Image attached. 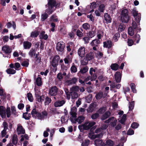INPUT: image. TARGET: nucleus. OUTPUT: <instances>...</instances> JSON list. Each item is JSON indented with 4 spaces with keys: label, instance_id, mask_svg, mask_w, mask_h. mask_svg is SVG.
Segmentation results:
<instances>
[{
    "label": "nucleus",
    "instance_id": "obj_34",
    "mask_svg": "<svg viewBox=\"0 0 146 146\" xmlns=\"http://www.w3.org/2000/svg\"><path fill=\"white\" fill-rule=\"evenodd\" d=\"M125 26L123 23L120 24L119 25L118 31L119 32H121L124 30Z\"/></svg>",
    "mask_w": 146,
    "mask_h": 146
},
{
    "label": "nucleus",
    "instance_id": "obj_64",
    "mask_svg": "<svg viewBox=\"0 0 146 146\" xmlns=\"http://www.w3.org/2000/svg\"><path fill=\"white\" fill-rule=\"evenodd\" d=\"M117 120L116 119L114 120L113 122H111L110 123V125L111 126L114 127L115 126L116 124Z\"/></svg>",
    "mask_w": 146,
    "mask_h": 146
},
{
    "label": "nucleus",
    "instance_id": "obj_8",
    "mask_svg": "<svg viewBox=\"0 0 146 146\" xmlns=\"http://www.w3.org/2000/svg\"><path fill=\"white\" fill-rule=\"evenodd\" d=\"M116 82L120 83L121 81L122 74L119 71L116 72L114 74Z\"/></svg>",
    "mask_w": 146,
    "mask_h": 146
},
{
    "label": "nucleus",
    "instance_id": "obj_13",
    "mask_svg": "<svg viewBox=\"0 0 146 146\" xmlns=\"http://www.w3.org/2000/svg\"><path fill=\"white\" fill-rule=\"evenodd\" d=\"M2 50L7 54H10L12 50V49L8 45H5L2 47Z\"/></svg>",
    "mask_w": 146,
    "mask_h": 146
},
{
    "label": "nucleus",
    "instance_id": "obj_44",
    "mask_svg": "<svg viewBox=\"0 0 146 146\" xmlns=\"http://www.w3.org/2000/svg\"><path fill=\"white\" fill-rule=\"evenodd\" d=\"M48 17V15L47 13H44L41 16V20L42 21H44Z\"/></svg>",
    "mask_w": 146,
    "mask_h": 146
},
{
    "label": "nucleus",
    "instance_id": "obj_6",
    "mask_svg": "<svg viewBox=\"0 0 146 146\" xmlns=\"http://www.w3.org/2000/svg\"><path fill=\"white\" fill-rule=\"evenodd\" d=\"M97 105L96 102H94L90 104L86 110L88 113L92 112L97 108Z\"/></svg>",
    "mask_w": 146,
    "mask_h": 146
},
{
    "label": "nucleus",
    "instance_id": "obj_38",
    "mask_svg": "<svg viewBox=\"0 0 146 146\" xmlns=\"http://www.w3.org/2000/svg\"><path fill=\"white\" fill-rule=\"evenodd\" d=\"M79 90V87L78 86H72L70 89V91L77 92Z\"/></svg>",
    "mask_w": 146,
    "mask_h": 146
},
{
    "label": "nucleus",
    "instance_id": "obj_51",
    "mask_svg": "<svg viewBox=\"0 0 146 146\" xmlns=\"http://www.w3.org/2000/svg\"><path fill=\"white\" fill-rule=\"evenodd\" d=\"M6 72L8 74H14L16 73V71L14 69L9 68L6 70Z\"/></svg>",
    "mask_w": 146,
    "mask_h": 146
},
{
    "label": "nucleus",
    "instance_id": "obj_36",
    "mask_svg": "<svg viewBox=\"0 0 146 146\" xmlns=\"http://www.w3.org/2000/svg\"><path fill=\"white\" fill-rule=\"evenodd\" d=\"M31 117V115L30 113H28L27 112L23 113V117L25 119L29 120L30 118Z\"/></svg>",
    "mask_w": 146,
    "mask_h": 146
},
{
    "label": "nucleus",
    "instance_id": "obj_53",
    "mask_svg": "<svg viewBox=\"0 0 146 146\" xmlns=\"http://www.w3.org/2000/svg\"><path fill=\"white\" fill-rule=\"evenodd\" d=\"M90 141L89 140H85L83 142L81 145L82 146H87L90 143Z\"/></svg>",
    "mask_w": 146,
    "mask_h": 146
},
{
    "label": "nucleus",
    "instance_id": "obj_4",
    "mask_svg": "<svg viewBox=\"0 0 146 146\" xmlns=\"http://www.w3.org/2000/svg\"><path fill=\"white\" fill-rule=\"evenodd\" d=\"M65 92L66 95V98L68 100L70 98V96L71 98L72 99L77 98L78 97V95L77 92L72 91H70V92H69L68 89H66Z\"/></svg>",
    "mask_w": 146,
    "mask_h": 146
},
{
    "label": "nucleus",
    "instance_id": "obj_32",
    "mask_svg": "<svg viewBox=\"0 0 146 146\" xmlns=\"http://www.w3.org/2000/svg\"><path fill=\"white\" fill-rule=\"evenodd\" d=\"M35 49L31 48L29 52V54L31 57H33L35 55Z\"/></svg>",
    "mask_w": 146,
    "mask_h": 146
},
{
    "label": "nucleus",
    "instance_id": "obj_47",
    "mask_svg": "<svg viewBox=\"0 0 146 146\" xmlns=\"http://www.w3.org/2000/svg\"><path fill=\"white\" fill-rule=\"evenodd\" d=\"M84 117L83 116H80L77 118V122L79 123H81L84 121Z\"/></svg>",
    "mask_w": 146,
    "mask_h": 146
},
{
    "label": "nucleus",
    "instance_id": "obj_37",
    "mask_svg": "<svg viewBox=\"0 0 146 146\" xmlns=\"http://www.w3.org/2000/svg\"><path fill=\"white\" fill-rule=\"evenodd\" d=\"M66 64H68L70 63L72 61V59L69 56H67L64 60Z\"/></svg>",
    "mask_w": 146,
    "mask_h": 146
},
{
    "label": "nucleus",
    "instance_id": "obj_10",
    "mask_svg": "<svg viewBox=\"0 0 146 146\" xmlns=\"http://www.w3.org/2000/svg\"><path fill=\"white\" fill-rule=\"evenodd\" d=\"M17 131L18 135L24 134L25 133L24 129L20 124L17 125Z\"/></svg>",
    "mask_w": 146,
    "mask_h": 146
},
{
    "label": "nucleus",
    "instance_id": "obj_5",
    "mask_svg": "<svg viewBox=\"0 0 146 146\" xmlns=\"http://www.w3.org/2000/svg\"><path fill=\"white\" fill-rule=\"evenodd\" d=\"M58 92V88L56 86H54L51 87L49 89L48 94L51 96H55L54 98V99L56 100L57 99L56 95L57 94Z\"/></svg>",
    "mask_w": 146,
    "mask_h": 146
},
{
    "label": "nucleus",
    "instance_id": "obj_11",
    "mask_svg": "<svg viewBox=\"0 0 146 146\" xmlns=\"http://www.w3.org/2000/svg\"><path fill=\"white\" fill-rule=\"evenodd\" d=\"M31 114L33 117L35 118L40 119V113L36 110V109H33L31 112Z\"/></svg>",
    "mask_w": 146,
    "mask_h": 146
},
{
    "label": "nucleus",
    "instance_id": "obj_62",
    "mask_svg": "<svg viewBox=\"0 0 146 146\" xmlns=\"http://www.w3.org/2000/svg\"><path fill=\"white\" fill-rule=\"evenodd\" d=\"M58 63L56 60L53 59L52 62V65L53 67H55L58 65Z\"/></svg>",
    "mask_w": 146,
    "mask_h": 146
},
{
    "label": "nucleus",
    "instance_id": "obj_30",
    "mask_svg": "<svg viewBox=\"0 0 146 146\" xmlns=\"http://www.w3.org/2000/svg\"><path fill=\"white\" fill-rule=\"evenodd\" d=\"M88 137L91 138L92 139H94L97 138H99L100 136V133L98 134L92 135L91 133L88 134Z\"/></svg>",
    "mask_w": 146,
    "mask_h": 146
},
{
    "label": "nucleus",
    "instance_id": "obj_43",
    "mask_svg": "<svg viewBox=\"0 0 146 146\" xmlns=\"http://www.w3.org/2000/svg\"><path fill=\"white\" fill-rule=\"evenodd\" d=\"M70 70L71 72L73 73H75L77 71V68L74 63H73L71 67Z\"/></svg>",
    "mask_w": 146,
    "mask_h": 146
},
{
    "label": "nucleus",
    "instance_id": "obj_61",
    "mask_svg": "<svg viewBox=\"0 0 146 146\" xmlns=\"http://www.w3.org/2000/svg\"><path fill=\"white\" fill-rule=\"evenodd\" d=\"M134 131L131 129H129L127 132V134L128 135H131L133 134Z\"/></svg>",
    "mask_w": 146,
    "mask_h": 146
},
{
    "label": "nucleus",
    "instance_id": "obj_18",
    "mask_svg": "<svg viewBox=\"0 0 146 146\" xmlns=\"http://www.w3.org/2000/svg\"><path fill=\"white\" fill-rule=\"evenodd\" d=\"M85 57L87 61H90L92 59L94 58V54L92 52H91L87 54Z\"/></svg>",
    "mask_w": 146,
    "mask_h": 146
},
{
    "label": "nucleus",
    "instance_id": "obj_56",
    "mask_svg": "<svg viewBox=\"0 0 146 146\" xmlns=\"http://www.w3.org/2000/svg\"><path fill=\"white\" fill-rule=\"evenodd\" d=\"M139 126V124L137 123L133 122L131 125V127L133 129H136Z\"/></svg>",
    "mask_w": 146,
    "mask_h": 146
},
{
    "label": "nucleus",
    "instance_id": "obj_7",
    "mask_svg": "<svg viewBox=\"0 0 146 146\" xmlns=\"http://www.w3.org/2000/svg\"><path fill=\"white\" fill-rule=\"evenodd\" d=\"M65 47V43L62 41H60L57 43L56 49L58 51L62 52L63 50Z\"/></svg>",
    "mask_w": 146,
    "mask_h": 146
},
{
    "label": "nucleus",
    "instance_id": "obj_29",
    "mask_svg": "<svg viewBox=\"0 0 146 146\" xmlns=\"http://www.w3.org/2000/svg\"><path fill=\"white\" fill-rule=\"evenodd\" d=\"M100 110V109H99L96 113L93 114L91 115V117L93 119H97L99 117Z\"/></svg>",
    "mask_w": 146,
    "mask_h": 146
},
{
    "label": "nucleus",
    "instance_id": "obj_57",
    "mask_svg": "<svg viewBox=\"0 0 146 146\" xmlns=\"http://www.w3.org/2000/svg\"><path fill=\"white\" fill-rule=\"evenodd\" d=\"M6 113H7V117H9L11 116V112L10 108H7L6 110Z\"/></svg>",
    "mask_w": 146,
    "mask_h": 146
},
{
    "label": "nucleus",
    "instance_id": "obj_39",
    "mask_svg": "<svg viewBox=\"0 0 146 146\" xmlns=\"http://www.w3.org/2000/svg\"><path fill=\"white\" fill-rule=\"evenodd\" d=\"M120 36L119 33L118 32L115 33L113 36V38L115 42L117 41Z\"/></svg>",
    "mask_w": 146,
    "mask_h": 146
},
{
    "label": "nucleus",
    "instance_id": "obj_48",
    "mask_svg": "<svg viewBox=\"0 0 146 146\" xmlns=\"http://www.w3.org/2000/svg\"><path fill=\"white\" fill-rule=\"evenodd\" d=\"M134 106V102L132 101L131 102H129V111H132L133 109Z\"/></svg>",
    "mask_w": 146,
    "mask_h": 146
},
{
    "label": "nucleus",
    "instance_id": "obj_16",
    "mask_svg": "<svg viewBox=\"0 0 146 146\" xmlns=\"http://www.w3.org/2000/svg\"><path fill=\"white\" fill-rule=\"evenodd\" d=\"M104 20L107 23H110L111 22L112 19L107 13H105L104 15Z\"/></svg>",
    "mask_w": 146,
    "mask_h": 146
},
{
    "label": "nucleus",
    "instance_id": "obj_63",
    "mask_svg": "<svg viewBox=\"0 0 146 146\" xmlns=\"http://www.w3.org/2000/svg\"><path fill=\"white\" fill-rule=\"evenodd\" d=\"M77 35L79 37H82L83 36V33L79 30H78L76 32Z\"/></svg>",
    "mask_w": 146,
    "mask_h": 146
},
{
    "label": "nucleus",
    "instance_id": "obj_17",
    "mask_svg": "<svg viewBox=\"0 0 146 146\" xmlns=\"http://www.w3.org/2000/svg\"><path fill=\"white\" fill-rule=\"evenodd\" d=\"M65 102L64 100H58L54 102V106L56 107L61 106L65 104Z\"/></svg>",
    "mask_w": 146,
    "mask_h": 146
},
{
    "label": "nucleus",
    "instance_id": "obj_23",
    "mask_svg": "<svg viewBox=\"0 0 146 146\" xmlns=\"http://www.w3.org/2000/svg\"><path fill=\"white\" fill-rule=\"evenodd\" d=\"M97 76L96 75L93 74V76H88L85 79V81L87 82L90 80L91 81H93L95 80Z\"/></svg>",
    "mask_w": 146,
    "mask_h": 146
},
{
    "label": "nucleus",
    "instance_id": "obj_46",
    "mask_svg": "<svg viewBox=\"0 0 146 146\" xmlns=\"http://www.w3.org/2000/svg\"><path fill=\"white\" fill-rule=\"evenodd\" d=\"M106 145L109 146H113L114 143L110 139H108L106 141Z\"/></svg>",
    "mask_w": 146,
    "mask_h": 146
},
{
    "label": "nucleus",
    "instance_id": "obj_19",
    "mask_svg": "<svg viewBox=\"0 0 146 146\" xmlns=\"http://www.w3.org/2000/svg\"><path fill=\"white\" fill-rule=\"evenodd\" d=\"M23 45L24 49H29L31 46L32 44L28 41H25L23 42Z\"/></svg>",
    "mask_w": 146,
    "mask_h": 146
},
{
    "label": "nucleus",
    "instance_id": "obj_55",
    "mask_svg": "<svg viewBox=\"0 0 146 146\" xmlns=\"http://www.w3.org/2000/svg\"><path fill=\"white\" fill-rule=\"evenodd\" d=\"M127 45L129 46H132L134 44V41L132 39L128 38L127 41Z\"/></svg>",
    "mask_w": 146,
    "mask_h": 146
},
{
    "label": "nucleus",
    "instance_id": "obj_59",
    "mask_svg": "<svg viewBox=\"0 0 146 146\" xmlns=\"http://www.w3.org/2000/svg\"><path fill=\"white\" fill-rule=\"evenodd\" d=\"M132 27L133 29H136L137 28V26L136 23L134 21H133L132 24Z\"/></svg>",
    "mask_w": 146,
    "mask_h": 146
},
{
    "label": "nucleus",
    "instance_id": "obj_58",
    "mask_svg": "<svg viewBox=\"0 0 146 146\" xmlns=\"http://www.w3.org/2000/svg\"><path fill=\"white\" fill-rule=\"evenodd\" d=\"M94 143L96 146H100V139L95 140Z\"/></svg>",
    "mask_w": 146,
    "mask_h": 146
},
{
    "label": "nucleus",
    "instance_id": "obj_35",
    "mask_svg": "<svg viewBox=\"0 0 146 146\" xmlns=\"http://www.w3.org/2000/svg\"><path fill=\"white\" fill-rule=\"evenodd\" d=\"M39 35V33L37 31H34L31 32L30 36L32 38L37 37Z\"/></svg>",
    "mask_w": 146,
    "mask_h": 146
},
{
    "label": "nucleus",
    "instance_id": "obj_15",
    "mask_svg": "<svg viewBox=\"0 0 146 146\" xmlns=\"http://www.w3.org/2000/svg\"><path fill=\"white\" fill-rule=\"evenodd\" d=\"M78 81V79L75 77L72 78L71 79L66 81V82L68 85L75 84Z\"/></svg>",
    "mask_w": 146,
    "mask_h": 146
},
{
    "label": "nucleus",
    "instance_id": "obj_1",
    "mask_svg": "<svg viewBox=\"0 0 146 146\" xmlns=\"http://www.w3.org/2000/svg\"><path fill=\"white\" fill-rule=\"evenodd\" d=\"M95 124L96 122H86L82 125H79L78 128L81 131H82L84 130L89 129Z\"/></svg>",
    "mask_w": 146,
    "mask_h": 146
},
{
    "label": "nucleus",
    "instance_id": "obj_22",
    "mask_svg": "<svg viewBox=\"0 0 146 146\" xmlns=\"http://www.w3.org/2000/svg\"><path fill=\"white\" fill-rule=\"evenodd\" d=\"M111 115V113L109 111H106L102 116L101 119L103 120H105L109 117Z\"/></svg>",
    "mask_w": 146,
    "mask_h": 146
},
{
    "label": "nucleus",
    "instance_id": "obj_2",
    "mask_svg": "<svg viewBox=\"0 0 146 146\" xmlns=\"http://www.w3.org/2000/svg\"><path fill=\"white\" fill-rule=\"evenodd\" d=\"M128 10L127 9L122 10L121 13V20L123 22L127 23L130 19L128 15Z\"/></svg>",
    "mask_w": 146,
    "mask_h": 146
},
{
    "label": "nucleus",
    "instance_id": "obj_20",
    "mask_svg": "<svg viewBox=\"0 0 146 146\" xmlns=\"http://www.w3.org/2000/svg\"><path fill=\"white\" fill-rule=\"evenodd\" d=\"M56 3V2L55 0H49L48 4L46 5L49 6L51 7L54 8L55 6Z\"/></svg>",
    "mask_w": 146,
    "mask_h": 146
},
{
    "label": "nucleus",
    "instance_id": "obj_12",
    "mask_svg": "<svg viewBox=\"0 0 146 146\" xmlns=\"http://www.w3.org/2000/svg\"><path fill=\"white\" fill-rule=\"evenodd\" d=\"M85 53V48L84 47L81 46L78 49V55L81 57L84 56Z\"/></svg>",
    "mask_w": 146,
    "mask_h": 146
},
{
    "label": "nucleus",
    "instance_id": "obj_52",
    "mask_svg": "<svg viewBox=\"0 0 146 146\" xmlns=\"http://www.w3.org/2000/svg\"><path fill=\"white\" fill-rule=\"evenodd\" d=\"M82 27L83 29L86 30L89 29L90 28V25L88 23H85L84 24Z\"/></svg>",
    "mask_w": 146,
    "mask_h": 146
},
{
    "label": "nucleus",
    "instance_id": "obj_40",
    "mask_svg": "<svg viewBox=\"0 0 146 146\" xmlns=\"http://www.w3.org/2000/svg\"><path fill=\"white\" fill-rule=\"evenodd\" d=\"M48 8L45 11V12H46L47 13H48V14H51L54 10V9H53V7H50L49 6H48Z\"/></svg>",
    "mask_w": 146,
    "mask_h": 146
},
{
    "label": "nucleus",
    "instance_id": "obj_28",
    "mask_svg": "<svg viewBox=\"0 0 146 146\" xmlns=\"http://www.w3.org/2000/svg\"><path fill=\"white\" fill-rule=\"evenodd\" d=\"M110 67L111 69L112 70L116 71L119 68V66L117 63H113L111 64Z\"/></svg>",
    "mask_w": 146,
    "mask_h": 146
},
{
    "label": "nucleus",
    "instance_id": "obj_49",
    "mask_svg": "<svg viewBox=\"0 0 146 146\" xmlns=\"http://www.w3.org/2000/svg\"><path fill=\"white\" fill-rule=\"evenodd\" d=\"M95 35V33L94 31H90L87 34V35L90 38H92Z\"/></svg>",
    "mask_w": 146,
    "mask_h": 146
},
{
    "label": "nucleus",
    "instance_id": "obj_45",
    "mask_svg": "<svg viewBox=\"0 0 146 146\" xmlns=\"http://www.w3.org/2000/svg\"><path fill=\"white\" fill-rule=\"evenodd\" d=\"M130 86L131 87V90L134 93H136V90L135 89V84L133 83H131L130 84Z\"/></svg>",
    "mask_w": 146,
    "mask_h": 146
},
{
    "label": "nucleus",
    "instance_id": "obj_50",
    "mask_svg": "<svg viewBox=\"0 0 146 146\" xmlns=\"http://www.w3.org/2000/svg\"><path fill=\"white\" fill-rule=\"evenodd\" d=\"M27 96L28 100L31 102H32L33 100V98L32 94L30 93L27 94Z\"/></svg>",
    "mask_w": 146,
    "mask_h": 146
},
{
    "label": "nucleus",
    "instance_id": "obj_27",
    "mask_svg": "<svg viewBox=\"0 0 146 146\" xmlns=\"http://www.w3.org/2000/svg\"><path fill=\"white\" fill-rule=\"evenodd\" d=\"M112 46V43L111 41H107V42H104V47L108 48H111Z\"/></svg>",
    "mask_w": 146,
    "mask_h": 146
},
{
    "label": "nucleus",
    "instance_id": "obj_31",
    "mask_svg": "<svg viewBox=\"0 0 146 146\" xmlns=\"http://www.w3.org/2000/svg\"><path fill=\"white\" fill-rule=\"evenodd\" d=\"M133 38L134 40H137L136 42L137 43H139V41L141 39L139 35L137 33L134 35Z\"/></svg>",
    "mask_w": 146,
    "mask_h": 146
},
{
    "label": "nucleus",
    "instance_id": "obj_33",
    "mask_svg": "<svg viewBox=\"0 0 146 146\" xmlns=\"http://www.w3.org/2000/svg\"><path fill=\"white\" fill-rule=\"evenodd\" d=\"M44 99H45V100L44 104L45 106L49 105L51 102V99L48 96L46 97V98H45Z\"/></svg>",
    "mask_w": 146,
    "mask_h": 146
},
{
    "label": "nucleus",
    "instance_id": "obj_21",
    "mask_svg": "<svg viewBox=\"0 0 146 146\" xmlns=\"http://www.w3.org/2000/svg\"><path fill=\"white\" fill-rule=\"evenodd\" d=\"M76 108L73 107L71 109V111L70 112V114L72 115L70 117L76 118L77 114L76 113Z\"/></svg>",
    "mask_w": 146,
    "mask_h": 146
},
{
    "label": "nucleus",
    "instance_id": "obj_54",
    "mask_svg": "<svg viewBox=\"0 0 146 146\" xmlns=\"http://www.w3.org/2000/svg\"><path fill=\"white\" fill-rule=\"evenodd\" d=\"M88 67L87 66L84 67L80 69V72L82 74L85 73L88 71Z\"/></svg>",
    "mask_w": 146,
    "mask_h": 146
},
{
    "label": "nucleus",
    "instance_id": "obj_24",
    "mask_svg": "<svg viewBox=\"0 0 146 146\" xmlns=\"http://www.w3.org/2000/svg\"><path fill=\"white\" fill-rule=\"evenodd\" d=\"M36 98L38 102L42 103L44 101L45 99L44 96L42 95L40 96L38 94L36 95Z\"/></svg>",
    "mask_w": 146,
    "mask_h": 146
},
{
    "label": "nucleus",
    "instance_id": "obj_26",
    "mask_svg": "<svg viewBox=\"0 0 146 146\" xmlns=\"http://www.w3.org/2000/svg\"><path fill=\"white\" fill-rule=\"evenodd\" d=\"M18 138L16 135L14 134L12 136L11 141L13 144L16 145L18 143Z\"/></svg>",
    "mask_w": 146,
    "mask_h": 146
},
{
    "label": "nucleus",
    "instance_id": "obj_9",
    "mask_svg": "<svg viewBox=\"0 0 146 146\" xmlns=\"http://www.w3.org/2000/svg\"><path fill=\"white\" fill-rule=\"evenodd\" d=\"M98 38H96L93 40L90 43V44L92 46H97L100 44V41L99 40L100 39V34L98 35Z\"/></svg>",
    "mask_w": 146,
    "mask_h": 146
},
{
    "label": "nucleus",
    "instance_id": "obj_60",
    "mask_svg": "<svg viewBox=\"0 0 146 146\" xmlns=\"http://www.w3.org/2000/svg\"><path fill=\"white\" fill-rule=\"evenodd\" d=\"M57 78L58 80L60 81L63 78L62 74L61 72H60L58 73L57 75Z\"/></svg>",
    "mask_w": 146,
    "mask_h": 146
},
{
    "label": "nucleus",
    "instance_id": "obj_25",
    "mask_svg": "<svg viewBox=\"0 0 146 146\" xmlns=\"http://www.w3.org/2000/svg\"><path fill=\"white\" fill-rule=\"evenodd\" d=\"M48 115V113L45 111H42L41 113H40V119H43L44 118L47 117Z\"/></svg>",
    "mask_w": 146,
    "mask_h": 146
},
{
    "label": "nucleus",
    "instance_id": "obj_42",
    "mask_svg": "<svg viewBox=\"0 0 146 146\" xmlns=\"http://www.w3.org/2000/svg\"><path fill=\"white\" fill-rule=\"evenodd\" d=\"M36 82L37 86H39L42 85L41 78L38 76L36 80Z\"/></svg>",
    "mask_w": 146,
    "mask_h": 146
},
{
    "label": "nucleus",
    "instance_id": "obj_41",
    "mask_svg": "<svg viewBox=\"0 0 146 146\" xmlns=\"http://www.w3.org/2000/svg\"><path fill=\"white\" fill-rule=\"evenodd\" d=\"M128 34L130 36H132L134 34V31L133 28L131 27H129L128 29Z\"/></svg>",
    "mask_w": 146,
    "mask_h": 146
},
{
    "label": "nucleus",
    "instance_id": "obj_3",
    "mask_svg": "<svg viewBox=\"0 0 146 146\" xmlns=\"http://www.w3.org/2000/svg\"><path fill=\"white\" fill-rule=\"evenodd\" d=\"M131 15L135 18V20L137 23H139L141 20V14L138 13L135 8L132 9L131 12Z\"/></svg>",
    "mask_w": 146,
    "mask_h": 146
},
{
    "label": "nucleus",
    "instance_id": "obj_14",
    "mask_svg": "<svg viewBox=\"0 0 146 146\" xmlns=\"http://www.w3.org/2000/svg\"><path fill=\"white\" fill-rule=\"evenodd\" d=\"M6 108L3 106H0V115L3 118L6 117Z\"/></svg>",
    "mask_w": 146,
    "mask_h": 146
}]
</instances>
